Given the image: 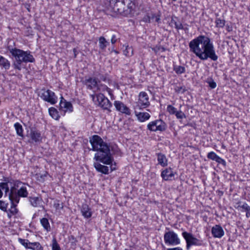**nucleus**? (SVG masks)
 <instances>
[{"mask_svg": "<svg viewBox=\"0 0 250 250\" xmlns=\"http://www.w3.org/2000/svg\"><path fill=\"white\" fill-rule=\"evenodd\" d=\"M189 48L190 52L202 61L210 59L213 61H216L218 59L213 43L207 36L200 35L193 39L189 42Z\"/></svg>", "mask_w": 250, "mask_h": 250, "instance_id": "f257e3e1", "label": "nucleus"}, {"mask_svg": "<svg viewBox=\"0 0 250 250\" xmlns=\"http://www.w3.org/2000/svg\"><path fill=\"white\" fill-rule=\"evenodd\" d=\"M135 0H110L114 12L125 16H131L135 8Z\"/></svg>", "mask_w": 250, "mask_h": 250, "instance_id": "f03ea898", "label": "nucleus"}, {"mask_svg": "<svg viewBox=\"0 0 250 250\" xmlns=\"http://www.w3.org/2000/svg\"><path fill=\"white\" fill-rule=\"evenodd\" d=\"M95 151H97V153L95 154L94 160L105 165H109L112 163L114 159L110 152V146L108 144L107 150L104 149L102 146L98 147V150Z\"/></svg>", "mask_w": 250, "mask_h": 250, "instance_id": "7ed1b4c3", "label": "nucleus"}, {"mask_svg": "<svg viewBox=\"0 0 250 250\" xmlns=\"http://www.w3.org/2000/svg\"><path fill=\"white\" fill-rule=\"evenodd\" d=\"M7 49L11 53L12 57L14 58V61L12 65L15 69L21 71V55L24 53L23 50L18 49L17 48H13L11 46H8Z\"/></svg>", "mask_w": 250, "mask_h": 250, "instance_id": "20e7f679", "label": "nucleus"}, {"mask_svg": "<svg viewBox=\"0 0 250 250\" xmlns=\"http://www.w3.org/2000/svg\"><path fill=\"white\" fill-rule=\"evenodd\" d=\"M91 97L92 100L94 101L95 97L98 103V105L104 110H107L108 112H111L110 108L112 104L110 101L102 93H99L96 95H91Z\"/></svg>", "mask_w": 250, "mask_h": 250, "instance_id": "39448f33", "label": "nucleus"}, {"mask_svg": "<svg viewBox=\"0 0 250 250\" xmlns=\"http://www.w3.org/2000/svg\"><path fill=\"white\" fill-rule=\"evenodd\" d=\"M89 142L92 146L91 150L96 151L98 147L103 146L104 149H107V143L104 142L103 139L97 135H94L89 138Z\"/></svg>", "mask_w": 250, "mask_h": 250, "instance_id": "423d86ee", "label": "nucleus"}, {"mask_svg": "<svg viewBox=\"0 0 250 250\" xmlns=\"http://www.w3.org/2000/svg\"><path fill=\"white\" fill-rule=\"evenodd\" d=\"M182 234L186 241V247L188 250H189L191 246H200L203 244L202 240L194 237L191 233L184 231Z\"/></svg>", "mask_w": 250, "mask_h": 250, "instance_id": "0eeeda50", "label": "nucleus"}, {"mask_svg": "<svg viewBox=\"0 0 250 250\" xmlns=\"http://www.w3.org/2000/svg\"><path fill=\"white\" fill-rule=\"evenodd\" d=\"M12 194H13L11 195V196H9L10 201L16 203H19L20 197H27L28 195V192L26 187L24 185H23L20 187V189H18L16 192L12 191Z\"/></svg>", "mask_w": 250, "mask_h": 250, "instance_id": "6e6552de", "label": "nucleus"}, {"mask_svg": "<svg viewBox=\"0 0 250 250\" xmlns=\"http://www.w3.org/2000/svg\"><path fill=\"white\" fill-rule=\"evenodd\" d=\"M164 242L166 245L175 246L180 244V240L178 235L173 231L165 232L164 235Z\"/></svg>", "mask_w": 250, "mask_h": 250, "instance_id": "1a4fd4ad", "label": "nucleus"}, {"mask_svg": "<svg viewBox=\"0 0 250 250\" xmlns=\"http://www.w3.org/2000/svg\"><path fill=\"white\" fill-rule=\"evenodd\" d=\"M147 129L150 131H163L166 129L167 125L162 120H156L150 122L147 125Z\"/></svg>", "mask_w": 250, "mask_h": 250, "instance_id": "9d476101", "label": "nucleus"}, {"mask_svg": "<svg viewBox=\"0 0 250 250\" xmlns=\"http://www.w3.org/2000/svg\"><path fill=\"white\" fill-rule=\"evenodd\" d=\"M42 91L43 92L41 93L40 97L43 101L49 103L51 104H55L57 103L58 98L53 91L49 89L45 90V89H42Z\"/></svg>", "mask_w": 250, "mask_h": 250, "instance_id": "9b49d317", "label": "nucleus"}, {"mask_svg": "<svg viewBox=\"0 0 250 250\" xmlns=\"http://www.w3.org/2000/svg\"><path fill=\"white\" fill-rule=\"evenodd\" d=\"M150 103L148 96L145 92H141L139 95V100L137 102V107L139 109L145 108L149 106Z\"/></svg>", "mask_w": 250, "mask_h": 250, "instance_id": "f8f14e48", "label": "nucleus"}, {"mask_svg": "<svg viewBox=\"0 0 250 250\" xmlns=\"http://www.w3.org/2000/svg\"><path fill=\"white\" fill-rule=\"evenodd\" d=\"M99 82V78L96 77L85 78L83 83L86 85V88L96 92V89Z\"/></svg>", "mask_w": 250, "mask_h": 250, "instance_id": "ddd939ff", "label": "nucleus"}, {"mask_svg": "<svg viewBox=\"0 0 250 250\" xmlns=\"http://www.w3.org/2000/svg\"><path fill=\"white\" fill-rule=\"evenodd\" d=\"M114 105L115 106L117 111L127 115H130L131 114V111L129 108L121 101H114Z\"/></svg>", "mask_w": 250, "mask_h": 250, "instance_id": "4468645a", "label": "nucleus"}, {"mask_svg": "<svg viewBox=\"0 0 250 250\" xmlns=\"http://www.w3.org/2000/svg\"><path fill=\"white\" fill-rule=\"evenodd\" d=\"M21 70L23 68V63L34 62L35 61L33 56L31 54L29 51H24V53H22L21 56Z\"/></svg>", "mask_w": 250, "mask_h": 250, "instance_id": "2eb2a0df", "label": "nucleus"}, {"mask_svg": "<svg viewBox=\"0 0 250 250\" xmlns=\"http://www.w3.org/2000/svg\"><path fill=\"white\" fill-rule=\"evenodd\" d=\"M73 109L72 104L69 102L66 101L62 96L60 102V109L63 111L64 112L67 111L71 112L73 111Z\"/></svg>", "mask_w": 250, "mask_h": 250, "instance_id": "dca6fc26", "label": "nucleus"}, {"mask_svg": "<svg viewBox=\"0 0 250 250\" xmlns=\"http://www.w3.org/2000/svg\"><path fill=\"white\" fill-rule=\"evenodd\" d=\"M211 233L214 237L220 238L224 235V231L221 226L216 225L212 228Z\"/></svg>", "mask_w": 250, "mask_h": 250, "instance_id": "f3484780", "label": "nucleus"}, {"mask_svg": "<svg viewBox=\"0 0 250 250\" xmlns=\"http://www.w3.org/2000/svg\"><path fill=\"white\" fill-rule=\"evenodd\" d=\"M175 173L174 172L171 168H166L161 172V177L165 181L171 180L174 176Z\"/></svg>", "mask_w": 250, "mask_h": 250, "instance_id": "a211bd4d", "label": "nucleus"}, {"mask_svg": "<svg viewBox=\"0 0 250 250\" xmlns=\"http://www.w3.org/2000/svg\"><path fill=\"white\" fill-rule=\"evenodd\" d=\"M30 137L35 142H40L42 141V137L41 132L33 128L30 129Z\"/></svg>", "mask_w": 250, "mask_h": 250, "instance_id": "6ab92c4d", "label": "nucleus"}, {"mask_svg": "<svg viewBox=\"0 0 250 250\" xmlns=\"http://www.w3.org/2000/svg\"><path fill=\"white\" fill-rule=\"evenodd\" d=\"M157 158V161L158 164L161 165L163 167H165L167 166V159L166 155L162 153H157L156 154Z\"/></svg>", "mask_w": 250, "mask_h": 250, "instance_id": "aec40b11", "label": "nucleus"}, {"mask_svg": "<svg viewBox=\"0 0 250 250\" xmlns=\"http://www.w3.org/2000/svg\"><path fill=\"white\" fill-rule=\"evenodd\" d=\"M94 167L96 170L104 174H107L109 173V168L108 167L104 166L99 163H94Z\"/></svg>", "mask_w": 250, "mask_h": 250, "instance_id": "412c9836", "label": "nucleus"}, {"mask_svg": "<svg viewBox=\"0 0 250 250\" xmlns=\"http://www.w3.org/2000/svg\"><path fill=\"white\" fill-rule=\"evenodd\" d=\"M81 212L83 217L86 218H90L92 215V212L90 211V208L86 204L82 205Z\"/></svg>", "mask_w": 250, "mask_h": 250, "instance_id": "4be33fe9", "label": "nucleus"}, {"mask_svg": "<svg viewBox=\"0 0 250 250\" xmlns=\"http://www.w3.org/2000/svg\"><path fill=\"white\" fill-rule=\"evenodd\" d=\"M169 25L171 27L174 26L177 30H180V28H183V24L179 21L178 18L172 17L171 21L169 23Z\"/></svg>", "mask_w": 250, "mask_h": 250, "instance_id": "5701e85b", "label": "nucleus"}, {"mask_svg": "<svg viewBox=\"0 0 250 250\" xmlns=\"http://www.w3.org/2000/svg\"><path fill=\"white\" fill-rule=\"evenodd\" d=\"M135 113L138 120L141 122L148 120L150 117V115L147 112H137L135 111Z\"/></svg>", "mask_w": 250, "mask_h": 250, "instance_id": "b1692460", "label": "nucleus"}, {"mask_svg": "<svg viewBox=\"0 0 250 250\" xmlns=\"http://www.w3.org/2000/svg\"><path fill=\"white\" fill-rule=\"evenodd\" d=\"M0 66L5 70H8L10 67V62L2 56H0Z\"/></svg>", "mask_w": 250, "mask_h": 250, "instance_id": "393cba45", "label": "nucleus"}, {"mask_svg": "<svg viewBox=\"0 0 250 250\" xmlns=\"http://www.w3.org/2000/svg\"><path fill=\"white\" fill-rule=\"evenodd\" d=\"M105 91L108 92L109 94H111V90L109 87H108L106 85L101 83H100V81L99 80L98 85L96 89V91L104 92Z\"/></svg>", "mask_w": 250, "mask_h": 250, "instance_id": "a878e982", "label": "nucleus"}, {"mask_svg": "<svg viewBox=\"0 0 250 250\" xmlns=\"http://www.w3.org/2000/svg\"><path fill=\"white\" fill-rule=\"evenodd\" d=\"M25 185V184L21 182V181L19 180H15L14 182H13V186L11 187L10 192L8 194L9 196H11V195H12V191L13 192H16L17 188L20 187V185Z\"/></svg>", "mask_w": 250, "mask_h": 250, "instance_id": "bb28decb", "label": "nucleus"}, {"mask_svg": "<svg viewBox=\"0 0 250 250\" xmlns=\"http://www.w3.org/2000/svg\"><path fill=\"white\" fill-rule=\"evenodd\" d=\"M109 45V42L106 40L104 37L101 36L99 39V48L102 50H105L107 46Z\"/></svg>", "mask_w": 250, "mask_h": 250, "instance_id": "cd10ccee", "label": "nucleus"}, {"mask_svg": "<svg viewBox=\"0 0 250 250\" xmlns=\"http://www.w3.org/2000/svg\"><path fill=\"white\" fill-rule=\"evenodd\" d=\"M49 115L52 117V118L56 120H58L60 118V115L57 110L53 107H51L48 109Z\"/></svg>", "mask_w": 250, "mask_h": 250, "instance_id": "c85d7f7f", "label": "nucleus"}, {"mask_svg": "<svg viewBox=\"0 0 250 250\" xmlns=\"http://www.w3.org/2000/svg\"><path fill=\"white\" fill-rule=\"evenodd\" d=\"M41 223L44 229L47 232H49L51 230L50 226L48 221V220L46 218H42L41 219Z\"/></svg>", "mask_w": 250, "mask_h": 250, "instance_id": "c756f323", "label": "nucleus"}, {"mask_svg": "<svg viewBox=\"0 0 250 250\" xmlns=\"http://www.w3.org/2000/svg\"><path fill=\"white\" fill-rule=\"evenodd\" d=\"M29 200L32 206L37 207L39 205L41 199L38 197H30Z\"/></svg>", "mask_w": 250, "mask_h": 250, "instance_id": "7c9ffc66", "label": "nucleus"}, {"mask_svg": "<svg viewBox=\"0 0 250 250\" xmlns=\"http://www.w3.org/2000/svg\"><path fill=\"white\" fill-rule=\"evenodd\" d=\"M14 126L15 130L16 131L17 134L20 137H23V130L22 125L19 123H16L14 124Z\"/></svg>", "mask_w": 250, "mask_h": 250, "instance_id": "2f4dec72", "label": "nucleus"}, {"mask_svg": "<svg viewBox=\"0 0 250 250\" xmlns=\"http://www.w3.org/2000/svg\"><path fill=\"white\" fill-rule=\"evenodd\" d=\"M29 249L33 250H43V247L39 242L30 243L28 247Z\"/></svg>", "mask_w": 250, "mask_h": 250, "instance_id": "473e14b6", "label": "nucleus"}, {"mask_svg": "<svg viewBox=\"0 0 250 250\" xmlns=\"http://www.w3.org/2000/svg\"><path fill=\"white\" fill-rule=\"evenodd\" d=\"M173 70L175 72V73L178 75L184 73L186 71V68L185 67L177 65H174Z\"/></svg>", "mask_w": 250, "mask_h": 250, "instance_id": "72a5a7b5", "label": "nucleus"}, {"mask_svg": "<svg viewBox=\"0 0 250 250\" xmlns=\"http://www.w3.org/2000/svg\"><path fill=\"white\" fill-rule=\"evenodd\" d=\"M215 23L216 26L218 28H223L225 25L226 21L224 19H221L220 18H216L215 20Z\"/></svg>", "mask_w": 250, "mask_h": 250, "instance_id": "f704fd0d", "label": "nucleus"}, {"mask_svg": "<svg viewBox=\"0 0 250 250\" xmlns=\"http://www.w3.org/2000/svg\"><path fill=\"white\" fill-rule=\"evenodd\" d=\"M4 189L5 195H6L9 194L10 189H9L8 185L4 182L0 183V188Z\"/></svg>", "mask_w": 250, "mask_h": 250, "instance_id": "c9c22d12", "label": "nucleus"}, {"mask_svg": "<svg viewBox=\"0 0 250 250\" xmlns=\"http://www.w3.org/2000/svg\"><path fill=\"white\" fill-rule=\"evenodd\" d=\"M18 241L26 249H28L29 244L31 243L29 242L28 240L27 239H24L21 238L18 239Z\"/></svg>", "mask_w": 250, "mask_h": 250, "instance_id": "e433bc0d", "label": "nucleus"}, {"mask_svg": "<svg viewBox=\"0 0 250 250\" xmlns=\"http://www.w3.org/2000/svg\"><path fill=\"white\" fill-rule=\"evenodd\" d=\"M124 54L126 56H131L133 55V49L131 47L127 46L124 50Z\"/></svg>", "mask_w": 250, "mask_h": 250, "instance_id": "4c0bfd02", "label": "nucleus"}, {"mask_svg": "<svg viewBox=\"0 0 250 250\" xmlns=\"http://www.w3.org/2000/svg\"><path fill=\"white\" fill-rule=\"evenodd\" d=\"M11 202V209L10 212L13 214H16L18 212V209L16 208V206L18 203H14V202L10 201Z\"/></svg>", "mask_w": 250, "mask_h": 250, "instance_id": "58836bf2", "label": "nucleus"}, {"mask_svg": "<svg viewBox=\"0 0 250 250\" xmlns=\"http://www.w3.org/2000/svg\"><path fill=\"white\" fill-rule=\"evenodd\" d=\"M218 156L213 151L208 153L207 158L209 159L215 161Z\"/></svg>", "mask_w": 250, "mask_h": 250, "instance_id": "ea45409f", "label": "nucleus"}, {"mask_svg": "<svg viewBox=\"0 0 250 250\" xmlns=\"http://www.w3.org/2000/svg\"><path fill=\"white\" fill-rule=\"evenodd\" d=\"M175 115L178 119H183L186 118V116L181 110L176 111Z\"/></svg>", "mask_w": 250, "mask_h": 250, "instance_id": "a19ab883", "label": "nucleus"}, {"mask_svg": "<svg viewBox=\"0 0 250 250\" xmlns=\"http://www.w3.org/2000/svg\"><path fill=\"white\" fill-rule=\"evenodd\" d=\"M167 111L171 115H175L177 109L171 105H168L167 106Z\"/></svg>", "mask_w": 250, "mask_h": 250, "instance_id": "79ce46f5", "label": "nucleus"}, {"mask_svg": "<svg viewBox=\"0 0 250 250\" xmlns=\"http://www.w3.org/2000/svg\"><path fill=\"white\" fill-rule=\"evenodd\" d=\"M52 250H61V248L55 238H54L52 241Z\"/></svg>", "mask_w": 250, "mask_h": 250, "instance_id": "37998d69", "label": "nucleus"}, {"mask_svg": "<svg viewBox=\"0 0 250 250\" xmlns=\"http://www.w3.org/2000/svg\"><path fill=\"white\" fill-rule=\"evenodd\" d=\"M152 50H153L156 53H157L160 51H161V52H165L166 50V49L163 46H161L160 45H157L155 47L152 48Z\"/></svg>", "mask_w": 250, "mask_h": 250, "instance_id": "c03bdc74", "label": "nucleus"}, {"mask_svg": "<svg viewBox=\"0 0 250 250\" xmlns=\"http://www.w3.org/2000/svg\"><path fill=\"white\" fill-rule=\"evenodd\" d=\"M207 83L208 84L209 87L212 88H215L216 87V83L211 79H208L207 81Z\"/></svg>", "mask_w": 250, "mask_h": 250, "instance_id": "a18cd8bd", "label": "nucleus"}, {"mask_svg": "<svg viewBox=\"0 0 250 250\" xmlns=\"http://www.w3.org/2000/svg\"><path fill=\"white\" fill-rule=\"evenodd\" d=\"M8 204L5 202L0 200V209L3 211H6Z\"/></svg>", "mask_w": 250, "mask_h": 250, "instance_id": "49530a36", "label": "nucleus"}, {"mask_svg": "<svg viewBox=\"0 0 250 250\" xmlns=\"http://www.w3.org/2000/svg\"><path fill=\"white\" fill-rule=\"evenodd\" d=\"M175 90L177 93H184L186 91V89L184 86H176L175 88Z\"/></svg>", "mask_w": 250, "mask_h": 250, "instance_id": "de8ad7c7", "label": "nucleus"}, {"mask_svg": "<svg viewBox=\"0 0 250 250\" xmlns=\"http://www.w3.org/2000/svg\"><path fill=\"white\" fill-rule=\"evenodd\" d=\"M215 162H216L218 164H222L223 166L226 167V162L225 160L221 157H220L219 156L217 157V159L215 160Z\"/></svg>", "mask_w": 250, "mask_h": 250, "instance_id": "09e8293b", "label": "nucleus"}, {"mask_svg": "<svg viewBox=\"0 0 250 250\" xmlns=\"http://www.w3.org/2000/svg\"><path fill=\"white\" fill-rule=\"evenodd\" d=\"M240 207L246 211H250V207L246 203H244Z\"/></svg>", "mask_w": 250, "mask_h": 250, "instance_id": "8fccbe9b", "label": "nucleus"}, {"mask_svg": "<svg viewBox=\"0 0 250 250\" xmlns=\"http://www.w3.org/2000/svg\"><path fill=\"white\" fill-rule=\"evenodd\" d=\"M14 180L9 178H5L4 179V182L6 183L7 185L8 184H10L13 185V182H14Z\"/></svg>", "mask_w": 250, "mask_h": 250, "instance_id": "3c124183", "label": "nucleus"}, {"mask_svg": "<svg viewBox=\"0 0 250 250\" xmlns=\"http://www.w3.org/2000/svg\"><path fill=\"white\" fill-rule=\"evenodd\" d=\"M150 20H151L150 17L147 15L143 17V18L142 19V21H143L144 22H150Z\"/></svg>", "mask_w": 250, "mask_h": 250, "instance_id": "603ef678", "label": "nucleus"}, {"mask_svg": "<svg viewBox=\"0 0 250 250\" xmlns=\"http://www.w3.org/2000/svg\"><path fill=\"white\" fill-rule=\"evenodd\" d=\"M98 76L99 77V80L100 81V82H101V81L103 82H105L106 81L107 78L105 75L100 74L98 75Z\"/></svg>", "mask_w": 250, "mask_h": 250, "instance_id": "864d4df0", "label": "nucleus"}, {"mask_svg": "<svg viewBox=\"0 0 250 250\" xmlns=\"http://www.w3.org/2000/svg\"><path fill=\"white\" fill-rule=\"evenodd\" d=\"M69 240L71 241L72 244H74L75 245H76L77 242L76 238L73 235H71L70 237Z\"/></svg>", "mask_w": 250, "mask_h": 250, "instance_id": "5fc2aeb1", "label": "nucleus"}, {"mask_svg": "<svg viewBox=\"0 0 250 250\" xmlns=\"http://www.w3.org/2000/svg\"><path fill=\"white\" fill-rule=\"evenodd\" d=\"M117 41V38L116 37V36L115 35H112L111 39V42L112 44L115 43Z\"/></svg>", "mask_w": 250, "mask_h": 250, "instance_id": "6e6d98bb", "label": "nucleus"}, {"mask_svg": "<svg viewBox=\"0 0 250 250\" xmlns=\"http://www.w3.org/2000/svg\"><path fill=\"white\" fill-rule=\"evenodd\" d=\"M54 207L56 209L62 208V206L60 207V205L59 203V201L57 203L54 204Z\"/></svg>", "mask_w": 250, "mask_h": 250, "instance_id": "4d7b16f0", "label": "nucleus"}, {"mask_svg": "<svg viewBox=\"0 0 250 250\" xmlns=\"http://www.w3.org/2000/svg\"><path fill=\"white\" fill-rule=\"evenodd\" d=\"M180 29L184 30L186 32H188V25L186 24L185 25H183V28H180Z\"/></svg>", "mask_w": 250, "mask_h": 250, "instance_id": "13d9d810", "label": "nucleus"}, {"mask_svg": "<svg viewBox=\"0 0 250 250\" xmlns=\"http://www.w3.org/2000/svg\"><path fill=\"white\" fill-rule=\"evenodd\" d=\"M155 21L158 23L160 22V16L159 15H157L156 17H155Z\"/></svg>", "mask_w": 250, "mask_h": 250, "instance_id": "bf43d9fd", "label": "nucleus"}, {"mask_svg": "<svg viewBox=\"0 0 250 250\" xmlns=\"http://www.w3.org/2000/svg\"><path fill=\"white\" fill-rule=\"evenodd\" d=\"M167 250H183L182 249H181L180 247H177L174 248H168L167 249Z\"/></svg>", "mask_w": 250, "mask_h": 250, "instance_id": "052dcab7", "label": "nucleus"}, {"mask_svg": "<svg viewBox=\"0 0 250 250\" xmlns=\"http://www.w3.org/2000/svg\"><path fill=\"white\" fill-rule=\"evenodd\" d=\"M246 217H249L250 216V211H247Z\"/></svg>", "mask_w": 250, "mask_h": 250, "instance_id": "680f3d73", "label": "nucleus"}, {"mask_svg": "<svg viewBox=\"0 0 250 250\" xmlns=\"http://www.w3.org/2000/svg\"><path fill=\"white\" fill-rule=\"evenodd\" d=\"M73 52L74 53V57L76 58V48H74L73 49Z\"/></svg>", "mask_w": 250, "mask_h": 250, "instance_id": "e2e57ef3", "label": "nucleus"}, {"mask_svg": "<svg viewBox=\"0 0 250 250\" xmlns=\"http://www.w3.org/2000/svg\"><path fill=\"white\" fill-rule=\"evenodd\" d=\"M3 195V193L1 190V189L0 188V198H1L2 197Z\"/></svg>", "mask_w": 250, "mask_h": 250, "instance_id": "0e129e2a", "label": "nucleus"}, {"mask_svg": "<svg viewBox=\"0 0 250 250\" xmlns=\"http://www.w3.org/2000/svg\"><path fill=\"white\" fill-rule=\"evenodd\" d=\"M157 15H153L151 17H150L151 19H155V17H156Z\"/></svg>", "mask_w": 250, "mask_h": 250, "instance_id": "69168bd1", "label": "nucleus"}, {"mask_svg": "<svg viewBox=\"0 0 250 250\" xmlns=\"http://www.w3.org/2000/svg\"><path fill=\"white\" fill-rule=\"evenodd\" d=\"M229 29V27H228V30L229 31H230Z\"/></svg>", "mask_w": 250, "mask_h": 250, "instance_id": "338daca9", "label": "nucleus"}, {"mask_svg": "<svg viewBox=\"0 0 250 250\" xmlns=\"http://www.w3.org/2000/svg\"><path fill=\"white\" fill-rule=\"evenodd\" d=\"M115 52L116 53H118V52H117V51H115Z\"/></svg>", "mask_w": 250, "mask_h": 250, "instance_id": "774afa93", "label": "nucleus"}]
</instances>
